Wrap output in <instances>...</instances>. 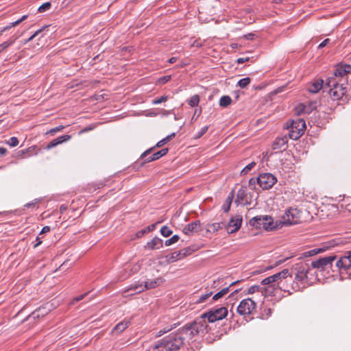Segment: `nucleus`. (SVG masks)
I'll list each match as a JSON object with an SVG mask.
<instances>
[{"instance_id": "obj_1", "label": "nucleus", "mask_w": 351, "mask_h": 351, "mask_svg": "<svg viewBox=\"0 0 351 351\" xmlns=\"http://www.w3.org/2000/svg\"><path fill=\"white\" fill-rule=\"evenodd\" d=\"M351 73V65L338 64L334 69L333 75L328 77L326 87L329 88V95L334 101L343 99L347 92V74Z\"/></svg>"}, {"instance_id": "obj_2", "label": "nucleus", "mask_w": 351, "mask_h": 351, "mask_svg": "<svg viewBox=\"0 0 351 351\" xmlns=\"http://www.w3.org/2000/svg\"><path fill=\"white\" fill-rule=\"evenodd\" d=\"M296 271L295 281L293 282L292 276L289 273L286 278H282L278 284V292L279 291L291 294L293 291H298L305 287L307 282L308 274L311 271V266L307 263H300L295 265Z\"/></svg>"}, {"instance_id": "obj_3", "label": "nucleus", "mask_w": 351, "mask_h": 351, "mask_svg": "<svg viewBox=\"0 0 351 351\" xmlns=\"http://www.w3.org/2000/svg\"><path fill=\"white\" fill-rule=\"evenodd\" d=\"M186 339L187 337L180 328L159 341L165 351H179L184 346Z\"/></svg>"}, {"instance_id": "obj_4", "label": "nucleus", "mask_w": 351, "mask_h": 351, "mask_svg": "<svg viewBox=\"0 0 351 351\" xmlns=\"http://www.w3.org/2000/svg\"><path fill=\"white\" fill-rule=\"evenodd\" d=\"M288 275L289 269H285L278 273L264 278L261 281V284L263 285H267V287L264 289V291H262L265 295L276 296L278 294L277 287L278 284H279V281L282 278H286Z\"/></svg>"}, {"instance_id": "obj_5", "label": "nucleus", "mask_w": 351, "mask_h": 351, "mask_svg": "<svg viewBox=\"0 0 351 351\" xmlns=\"http://www.w3.org/2000/svg\"><path fill=\"white\" fill-rule=\"evenodd\" d=\"M208 327L206 318L203 317V314L197 318L192 323L187 324L182 327V332H184L187 339H191L196 335L204 333Z\"/></svg>"}, {"instance_id": "obj_6", "label": "nucleus", "mask_w": 351, "mask_h": 351, "mask_svg": "<svg viewBox=\"0 0 351 351\" xmlns=\"http://www.w3.org/2000/svg\"><path fill=\"white\" fill-rule=\"evenodd\" d=\"M287 128L289 130V138L293 140H297L304 132L306 129L305 121L300 118L293 120L290 123H287Z\"/></svg>"}, {"instance_id": "obj_7", "label": "nucleus", "mask_w": 351, "mask_h": 351, "mask_svg": "<svg viewBox=\"0 0 351 351\" xmlns=\"http://www.w3.org/2000/svg\"><path fill=\"white\" fill-rule=\"evenodd\" d=\"M250 225L256 228H263L266 230H271L275 228L273 219L268 215H259L250 220Z\"/></svg>"}, {"instance_id": "obj_8", "label": "nucleus", "mask_w": 351, "mask_h": 351, "mask_svg": "<svg viewBox=\"0 0 351 351\" xmlns=\"http://www.w3.org/2000/svg\"><path fill=\"white\" fill-rule=\"evenodd\" d=\"M165 280L162 277H158L154 280H148L145 281L144 284H136L132 285L128 289L129 291H132L135 293H138L144 291L147 289H151L156 288L161 285L164 282Z\"/></svg>"}, {"instance_id": "obj_9", "label": "nucleus", "mask_w": 351, "mask_h": 351, "mask_svg": "<svg viewBox=\"0 0 351 351\" xmlns=\"http://www.w3.org/2000/svg\"><path fill=\"white\" fill-rule=\"evenodd\" d=\"M337 259V256L330 255L319 258L317 260L313 261L311 263L313 268L317 269L320 271L326 270L332 267V262Z\"/></svg>"}, {"instance_id": "obj_10", "label": "nucleus", "mask_w": 351, "mask_h": 351, "mask_svg": "<svg viewBox=\"0 0 351 351\" xmlns=\"http://www.w3.org/2000/svg\"><path fill=\"white\" fill-rule=\"evenodd\" d=\"M227 315V308L221 306L203 313V317H205L206 319L207 318L208 322L213 323L217 320L223 319Z\"/></svg>"}, {"instance_id": "obj_11", "label": "nucleus", "mask_w": 351, "mask_h": 351, "mask_svg": "<svg viewBox=\"0 0 351 351\" xmlns=\"http://www.w3.org/2000/svg\"><path fill=\"white\" fill-rule=\"evenodd\" d=\"M257 184L263 190L271 189L277 182V178L270 173H264L257 177Z\"/></svg>"}, {"instance_id": "obj_12", "label": "nucleus", "mask_w": 351, "mask_h": 351, "mask_svg": "<svg viewBox=\"0 0 351 351\" xmlns=\"http://www.w3.org/2000/svg\"><path fill=\"white\" fill-rule=\"evenodd\" d=\"M282 219L286 224H296L300 220V212L297 208H290L283 215Z\"/></svg>"}, {"instance_id": "obj_13", "label": "nucleus", "mask_w": 351, "mask_h": 351, "mask_svg": "<svg viewBox=\"0 0 351 351\" xmlns=\"http://www.w3.org/2000/svg\"><path fill=\"white\" fill-rule=\"evenodd\" d=\"M256 303L250 298L243 300L237 307V312L241 315L250 314L256 308Z\"/></svg>"}, {"instance_id": "obj_14", "label": "nucleus", "mask_w": 351, "mask_h": 351, "mask_svg": "<svg viewBox=\"0 0 351 351\" xmlns=\"http://www.w3.org/2000/svg\"><path fill=\"white\" fill-rule=\"evenodd\" d=\"M335 266L340 271H346L349 275H351V250L346 252L345 256L336 262Z\"/></svg>"}, {"instance_id": "obj_15", "label": "nucleus", "mask_w": 351, "mask_h": 351, "mask_svg": "<svg viewBox=\"0 0 351 351\" xmlns=\"http://www.w3.org/2000/svg\"><path fill=\"white\" fill-rule=\"evenodd\" d=\"M242 221L243 218L240 215L232 217L226 226L227 232L232 234L238 231L241 226Z\"/></svg>"}, {"instance_id": "obj_16", "label": "nucleus", "mask_w": 351, "mask_h": 351, "mask_svg": "<svg viewBox=\"0 0 351 351\" xmlns=\"http://www.w3.org/2000/svg\"><path fill=\"white\" fill-rule=\"evenodd\" d=\"M201 230V222L199 220H196L185 226L182 232L186 235H191L195 233H197Z\"/></svg>"}, {"instance_id": "obj_17", "label": "nucleus", "mask_w": 351, "mask_h": 351, "mask_svg": "<svg viewBox=\"0 0 351 351\" xmlns=\"http://www.w3.org/2000/svg\"><path fill=\"white\" fill-rule=\"evenodd\" d=\"M237 204H250L247 200V189L245 186H242L238 191L237 198L235 199Z\"/></svg>"}, {"instance_id": "obj_18", "label": "nucleus", "mask_w": 351, "mask_h": 351, "mask_svg": "<svg viewBox=\"0 0 351 351\" xmlns=\"http://www.w3.org/2000/svg\"><path fill=\"white\" fill-rule=\"evenodd\" d=\"M322 88L329 93V88L328 86L326 87V84H324V81L322 80H318L309 85L308 90L311 93H317Z\"/></svg>"}, {"instance_id": "obj_19", "label": "nucleus", "mask_w": 351, "mask_h": 351, "mask_svg": "<svg viewBox=\"0 0 351 351\" xmlns=\"http://www.w3.org/2000/svg\"><path fill=\"white\" fill-rule=\"evenodd\" d=\"M287 141H288V138L286 135L284 136L276 138L272 144L273 150H275L277 152V151H280L281 149H285Z\"/></svg>"}, {"instance_id": "obj_20", "label": "nucleus", "mask_w": 351, "mask_h": 351, "mask_svg": "<svg viewBox=\"0 0 351 351\" xmlns=\"http://www.w3.org/2000/svg\"><path fill=\"white\" fill-rule=\"evenodd\" d=\"M146 247L151 250L160 249L163 247V241L161 239L155 237L147 243Z\"/></svg>"}, {"instance_id": "obj_21", "label": "nucleus", "mask_w": 351, "mask_h": 351, "mask_svg": "<svg viewBox=\"0 0 351 351\" xmlns=\"http://www.w3.org/2000/svg\"><path fill=\"white\" fill-rule=\"evenodd\" d=\"M238 282L239 281L233 282L228 287L222 289L220 291H219L218 293H217L216 294H215L213 296L212 300H217L219 298H221L223 296H224L225 295H226L229 292L230 287H232V285L237 284Z\"/></svg>"}, {"instance_id": "obj_22", "label": "nucleus", "mask_w": 351, "mask_h": 351, "mask_svg": "<svg viewBox=\"0 0 351 351\" xmlns=\"http://www.w3.org/2000/svg\"><path fill=\"white\" fill-rule=\"evenodd\" d=\"M130 324V322L129 320H123L119 324H117L114 328V330L118 332H121L125 330Z\"/></svg>"}, {"instance_id": "obj_23", "label": "nucleus", "mask_w": 351, "mask_h": 351, "mask_svg": "<svg viewBox=\"0 0 351 351\" xmlns=\"http://www.w3.org/2000/svg\"><path fill=\"white\" fill-rule=\"evenodd\" d=\"M17 38L18 36H13L7 41H5L4 43H1L0 45V53L3 51L5 49L8 48L11 45H12Z\"/></svg>"}, {"instance_id": "obj_24", "label": "nucleus", "mask_w": 351, "mask_h": 351, "mask_svg": "<svg viewBox=\"0 0 351 351\" xmlns=\"http://www.w3.org/2000/svg\"><path fill=\"white\" fill-rule=\"evenodd\" d=\"M233 197L234 193L233 191H232L227 197L226 202L223 205V210L225 213H228L230 210Z\"/></svg>"}, {"instance_id": "obj_25", "label": "nucleus", "mask_w": 351, "mask_h": 351, "mask_svg": "<svg viewBox=\"0 0 351 351\" xmlns=\"http://www.w3.org/2000/svg\"><path fill=\"white\" fill-rule=\"evenodd\" d=\"M232 102V99L228 95H223L219 99V106L222 107H227Z\"/></svg>"}, {"instance_id": "obj_26", "label": "nucleus", "mask_w": 351, "mask_h": 351, "mask_svg": "<svg viewBox=\"0 0 351 351\" xmlns=\"http://www.w3.org/2000/svg\"><path fill=\"white\" fill-rule=\"evenodd\" d=\"M324 250L322 248H314L313 250H308V251H306V252H304L302 255L304 257H310V256H315L322 252H323Z\"/></svg>"}, {"instance_id": "obj_27", "label": "nucleus", "mask_w": 351, "mask_h": 351, "mask_svg": "<svg viewBox=\"0 0 351 351\" xmlns=\"http://www.w3.org/2000/svg\"><path fill=\"white\" fill-rule=\"evenodd\" d=\"M167 152H168L167 148L162 149L161 150L153 154L152 159L156 160L160 158L161 157H162L163 156L166 155L167 154Z\"/></svg>"}, {"instance_id": "obj_28", "label": "nucleus", "mask_w": 351, "mask_h": 351, "mask_svg": "<svg viewBox=\"0 0 351 351\" xmlns=\"http://www.w3.org/2000/svg\"><path fill=\"white\" fill-rule=\"evenodd\" d=\"M199 103V96L198 95H193L189 100V105L191 107L197 106Z\"/></svg>"}, {"instance_id": "obj_29", "label": "nucleus", "mask_w": 351, "mask_h": 351, "mask_svg": "<svg viewBox=\"0 0 351 351\" xmlns=\"http://www.w3.org/2000/svg\"><path fill=\"white\" fill-rule=\"evenodd\" d=\"M177 325H178L177 324H173V325H171V326H167L164 327L162 329L160 330L158 332V333H157L156 336H157V337H160V336L163 335H164V334H165L166 332H169V331L171 330L173 328H176Z\"/></svg>"}, {"instance_id": "obj_30", "label": "nucleus", "mask_w": 351, "mask_h": 351, "mask_svg": "<svg viewBox=\"0 0 351 351\" xmlns=\"http://www.w3.org/2000/svg\"><path fill=\"white\" fill-rule=\"evenodd\" d=\"M181 258H182V256L180 251H176V252H172L169 255V256L168 258V261L170 262H173V261H176L181 259Z\"/></svg>"}, {"instance_id": "obj_31", "label": "nucleus", "mask_w": 351, "mask_h": 351, "mask_svg": "<svg viewBox=\"0 0 351 351\" xmlns=\"http://www.w3.org/2000/svg\"><path fill=\"white\" fill-rule=\"evenodd\" d=\"M251 82V79L248 77H244L239 80L237 84L241 88L247 87Z\"/></svg>"}, {"instance_id": "obj_32", "label": "nucleus", "mask_w": 351, "mask_h": 351, "mask_svg": "<svg viewBox=\"0 0 351 351\" xmlns=\"http://www.w3.org/2000/svg\"><path fill=\"white\" fill-rule=\"evenodd\" d=\"M175 135H176L175 133H171V134H169L167 136H166L165 138H163L161 141H160L159 142H158L157 144H156V146L158 147L162 146L166 143L169 141L173 137H174Z\"/></svg>"}, {"instance_id": "obj_33", "label": "nucleus", "mask_w": 351, "mask_h": 351, "mask_svg": "<svg viewBox=\"0 0 351 351\" xmlns=\"http://www.w3.org/2000/svg\"><path fill=\"white\" fill-rule=\"evenodd\" d=\"M152 150V148L147 149L145 151L142 155L141 158H145V162H149L151 161H154V160H152V154L149 156L151 151Z\"/></svg>"}, {"instance_id": "obj_34", "label": "nucleus", "mask_w": 351, "mask_h": 351, "mask_svg": "<svg viewBox=\"0 0 351 351\" xmlns=\"http://www.w3.org/2000/svg\"><path fill=\"white\" fill-rule=\"evenodd\" d=\"M179 239H180L179 236L178 234H175L171 238L166 240L165 242V245L166 246H170L172 244H174L176 242H178Z\"/></svg>"}, {"instance_id": "obj_35", "label": "nucleus", "mask_w": 351, "mask_h": 351, "mask_svg": "<svg viewBox=\"0 0 351 351\" xmlns=\"http://www.w3.org/2000/svg\"><path fill=\"white\" fill-rule=\"evenodd\" d=\"M172 232V230L167 226H162L160 229V233L165 237H169Z\"/></svg>"}, {"instance_id": "obj_36", "label": "nucleus", "mask_w": 351, "mask_h": 351, "mask_svg": "<svg viewBox=\"0 0 351 351\" xmlns=\"http://www.w3.org/2000/svg\"><path fill=\"white\" fill-rule=\"evenodd\" d=\"M51 4L50 2H46L42 4L38 9L39 12H45L51 8Z\"/></svg>"}, {"instance_id": "obj_37", "label": "nucleus", "mask_w": 351, "mask_h": 351, "mask_svg": "<svg viewBox=\"0 0 351 351\" xmlns=\"http://www.w3.org/2000/svg\"><path fill=\"white\" fill-rule=\"evenodd\" d=\"M256 165V162H252L246 165L241 171L242 174H246L250 172Z\"/></svg>"}, {"instance_id": "obj_38", "label": "nucleus", "mask_w": 351, "mask_h": 351, "mask_svg": "<svg viewBox=\"0 0 351 351\" xmlns=\"http://www.w3.org/2000/svg\"><path fill=\"white\" fill-rule=\"evenodd\" d=\"M7 144L10 147H16L19 145V140L16 137L12 136L7 141Z\"/></svg>"}, {"instance_id": "obj_39", "label": "nucleus", "mask_w": 351, "mask_h": 351, "mask_svg": "<svg viewBox=\"0 0 351 351\" xmlns=\"http://www.w3.org/2000/svg\"><path fill=\"white\" fill-rule=\"evenodd\" d=\"M209 231H213V232H217L220 229L222 228V224L220 223H213L210 226Z\"/></svg>"}, {"instance_id": "obj_40", "label": "nucleus", "mask_w": 351, "mask_h": 351, "mask_svg": "<svg viewBox=\"0 0 351 351\" xmlns=\"http://www.w3.org/2000/svg\"><path fill=\"white\" fill-rule=\"evenodd\" d=\"M212 295V292L206 293L204 294H202L199 299L196 301L197 303H202L206 301L208 298H209Z\"/></svg>"}, {"instance_id": "obj_41", "label": "nucleus", "mask_w": 351, "mask_h": 351, "mask_svg": "<svg viewBox=\"0 0 351 351\" xmlns=\"http://www.w3.org/2000/svg\"><path fill=\"white\" fill-rule=\"evenodd\" d=\"M167 99H168V96L163 95L159 98H156L155 99H154L152 101V104H154V105L160 104L162 102L166 101Z\"/></svg>"}, {"instance_id": "obj_42", "label": "nucleus", "mask_w": 351, "mask_h": 351, "mask_svg": "<svg viewBox=\"0 0 351 351\" xmlns=\"http://www.w3.org/2000/svg\"><path fill=\"white\" fill-rule=\"evenodd\" d=\"M71 135L66 134V135H62V136H58V138H56V139L59 141V144H61L64 142L68 141L69 140L71 139Z\"/></svg>"}, {"instance_id": "obj_43", "label": "nucleus", "mask_w": 351, "mask_h": 351, "mask_svg": "<svg viewBox=\"0 0 351 351\" xmlns=\"http://www.w3.org/2000/svg\"><path fill=\"white\" fill-rule=\"evenodd\" d=\"M150 351H165V348H163L160 346V341H158L154 346H153L150 350Z\"/></svg>"}, {"instance_id": "obj_44", "label": "nucleus", "mask_w": 351, "mask_h": 351, "mask_svg": "<svg viewBox=\"0 0 351 351\" xmlns=\"http://www.w3.org/2000/svg\"><path fill=\"white\" fill-rule=\"evenodd\" d=\"M208 129V126H204L201 128V130L197 133L195 138H199L202 137L207 131Z\"/></svg>"}, {"instance_id": "obj_45", "label": "nucleus", "mask_w": 351, "mask_h": 351, "mask_svg": "<svg viewBox=\"0 0 351 351\" xmlns=\"http://www.w3.org/2000/svg\"><path fill=\"white\" fill-rule=\"evenodd\" d=\"M261 287L260 286L258 285H254V286H252L250 287L249 289H248V291H247V293L248 294H252V293H254L256 291H258L260 290Z\"/></svg>"}, {"instance_id": "obj_46", "label": "nucleus", "mask_w": 351, "mask_h": 351, "mask_svg": "<svg viewBox=\"0 0 351 351\" xmlns=\"http://www.w3.org/2000/svg\"><path fill=\"white\" fill-rule=\"evenodd\" d=\"M40 202L38 199H35L31 202L27 203L24 205L25 208H33L35 207V206Z\"/></svg>"}, {"instance_id": "obj_47", "label": "nucleus", "mask_w": 351, "mask_h": 351, "mask_svg": "<svg viewBox=\"0 0 351 351\" xmlns=\"http://www.w3.org/2000/svg\"><path fill=\"white\" fill-rule=\"evenodd\" d=\"M59 145V141L55 138L53 140H52L47 146V148L48 149H50L53 147H55L56 146L58 145Z\"/></svg>"}, {"instance_id": "obj_48", "label": "nucleus", "mask_w": 351, "mask_h": 351, "mask_svg": "<svg viewBox=\"0 0 351 351\" xmlns=\"http://www.w3.org/2000/svg\"><path fill=\"white\" fill-rule=\"evenodd\" d=\"M257 178H252L248 182V185L251 189L255 188L256 184H257Z\"/></svg>"}, {"instance_id": "obj_49", "label": "nucleus", "mask_w": 351, "mask_h": 351, "mask_svg": "<svg viewBox=\"0 0 351 351\" xmlns=\"http://www.w3.org/2000/svg\"><path fill=\"white\" fill-rule=\"evenodd\" d=\"M64 128V126L63 125H59V126H57L56 128H53L52 129H51L49 132V133H51L52 134L58 132H60L62 130H63Z\"/></svg>"}, {"instance_id": "obj_50", "label": "nucleus", "mask_w": 351, "mask_h": 351, "mask_svg": "<svg viewBox=\"0 0 351 351\" xmlns=\"http://www.w3.org/2000/svg\"><path fill=\"white\" fill-rule=\"evenodd\" d=\"M45 308H38V310L36 311H34L32 315H31V317H32L34 319H36V318H38L40 317V312L42 311V310H44Z\"/></svg>"}, {"instance_id": "obj_51", "label": "nucleus", "mask_w": 351, "mask_h": 351, "mask_svg": "<svg viewBox=\"0 0 351 351\" xmlns=\"http://www.w3.org/2000/svg\"><path fill=\"white\" fill-rule=\"evenodd\" d=\"M171 79V75H165L160 78L159 82L162 84H165Z\"/></svg>"}, {"instance_id": "obj_52", "label": "nucleus", "mask_w": 351, "mask_h": 351, "mask_svg": "<svg viewBox=\"0 0 351 351\" xmlns=\"http://www.w3.org/2000/svg\"><path fill=\"white\" fill-rule=\"evenodd\" d=\"M189 252H190V249H188V248H184V249L180 250V252L182 258L189 255L190 254Z\"/></svg>"}, {"instance_id": "obj_53", "label": "nucleus", "mask_w": 351, "mask_h": 351, "mask_svg": "<svg viewBox=\"0 0 351 351\" xmlns=\"http://www.w3.org/2000/svg\"><path fill=\"white\" fill-rule=\"evenodd\" d=\"M255 37V34L253 33H248L243 36V38L248 40H252Z\"/></svg>"}, {"instance_id": "obj_54", "label": "nucleus", "mask_w": 351, "mask_h": 351, "mask_svg": "<svg viewBox=\"0 0 351 351\" xmlns=\"http://www.w3.org/2000/svg\"><path fill=\"white\" fill-rule=\"evenodd\" d=\"M156 223H154V224H152V225L149 226L145 230H143L142 231L143 233H145L147 232L152 231L156 228Z\"/></svg>"}, {"instance_id": "obj_55", "label": "nucleus", "mask_w": 351, "mask_h": 351, "mask_svg": "<svg viewBox=\"0 0 351 351\" xmlns=\"http://www.w3.org/2000/svg\"><path fill=\"white\" fill-rule=\"evenodd\" d=\"M329 42H330V40L328 38L325 39L319 45L318 48H319V49L324 48L328 44Z\"/></svg>"}, {"instance_id": "obj_56", "label": "nucleus", "mask_w": 351, "mask_h": 351, "mask_svg": "<svg viewBox=\"0 0 351 351\" xmlns=\"http://www.w3.org/2000/svg\"><path fill=\"white\" fill-rule=\"evenodd\" d=\"M95 128V126H92V125H88V126H86L84 128H83L81 131H80V133H85V132H87L88 131H90L92 130H93Z\"/></svg>"}, {"instance_id": "obj_57", "label": "nucleus", "mask_w": 351, "mask_h": 351, "mask_svg": "<svg viewBox=\"0 0 351 351\" xmlns=\"http://www.w3.org/2000/svg\"><path fill=\"white\" fill-rule=\"evenodd\" d=\"M50 230H51V228H50V227H49V226H44V227L42 228V230H41V231H40V234H45V233H47V232H49L50 231Z\"/></svg>"}, {"instance_id": "obj_58", "label": "nucleus", "mask_w": 351, "mask_h": 351, "mask_svg": "<svg viewBox=\"0 0 351 351\" xmlns=\"http://www.w3.org/2000/svg\"><path fill=\"white\" fill-rule=\"evenodd\" d=\"M248 60H249V58H240L237 59V62L238 64H242Z\"/></svg>"}, {"instance_id": "obj_59", "label": "nucleus", "mask_w": 351, "mask_h": 351, "mask_svg": "<svg viewBox=\"0 0 351 351\" xmlns=\"http://www.w3.org/2000/svg\"><path fill=\"white\" fill-rule=\"evenodd\" d=\"M87 295V293H84V294L80 295L79 296H77V297H76V298H75V300L76 302H79V301L82 300V299H84V297H85V295Z\"/></svg>"}, {"instance_id": "obj_60", "label": "nucleus", "mask_w": 351, "mask_h": 351, "mask_svg": "<svg viewBox=\"0 0 351 351\" xmlns=\"http://www.w3.org/2000/svg\"><path fill=\"white\" fill-rule=\"evenodd\" d=\"M7 149L4 147H0V156H3L6 154Z\"/></svg>"}, {"instance_id": "obj_61", "label": "nucleus", "mask_w": 351, "mask_h": 351, "mask_svg": "<svg viewBox=\"0 0 351 351\" xmlns=\"http://www.w3.org/2000/svg\"><path fill=\"white\" fill-rule=\"evenodd\" d=\"M43 30V28H41V29H39L38 30H37L36 32H35L32 35H33V37H36L37 36L40 32H42Z\"/></svg>"}, {"instance_id": "obj_62", "label": "nucleus", "mask_w": 351, "mask_h": 351, "mask_svg": "<svg viewBox=\"0 0 351 351\" xmlns=\"http://www.w3.org/2000/svg\"><path fill=\"white\" fill-rule=\"evenodd\" d=\"M21 23V21L19 19L15 21L14 22L11 23V26L15 27Z\"/></svg>"}, {"instance_id": "obj_63", "label": "nucleus", "mask_w": 351, "mask_h": 351, "mask_svg": "<svg viewBox=\"0 0 351 351\" xmlns=\"http://www.w3.org/2000/svg\"><path fill=\"white\" fill-rule=\"evenodd\" d=\"M176 60H177V58H176V57H172V58H169V59L168 62H169V63H170V64H173V63L176 62Z\"/></svg>"}, {"instance_id": "obj_64", "label": "nucleus", "mask_w": 351, "mask_h": 351, "mask_svg": "<svg viewBox=\"0 0 351 351\" xmlns=\"http://www.w3.org/2000/svg\"><path fill=\"white\" fill-rule=\"evenodd\" d=\"M202 113V109L201 108H199V109H195V114H197V117H198Z\"/></svg>"}]
</instances>
